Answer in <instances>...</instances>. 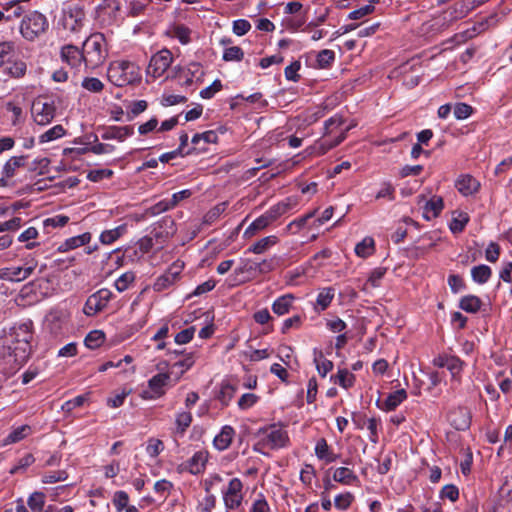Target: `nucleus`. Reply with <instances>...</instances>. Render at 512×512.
I'll use <instances>...</instances> for the list:
<instances>
[{
	"label": "nucleus",
	"mask_w": 512,
	"mask_h": 512,
	"mask_svg": "<svg viewBox=\"0 0 512 512\" xmlns=\"http://www.w3.org/2000/svg\"><path fill=\"white\" fill-rule=\"evenodd\" d=\"M31 112L35 123L45 126L50 124L54 119L56 106L54 101L37 99L32 104Z\"/></svg>",
	"instance_id": "obj_8"
},
{
	"label": "nucleus",
	"mask_w": 512,
	"mask_h": 512,
	"mask_svg": "<svg viewBox=\"0 0 512 512\" xmlns=\"http://www.w3.org/2000/svg\"><path fill=\"white\" fill-rule=\"evenodd\" d=\"M242 482L238 478H233L229 481L228 487L223 491V500L227 510H233L241 505L242 496Z\"/></svg>",
	"instance_id": "obj_10"
},
{
	"label": "nucleus",
	"mask_w": 512,
	"mask_h": 512,
	"mask_svg": "<svg viewBox=\"0 0 512 512\" xmlns=\"http://www.w3.org/2000/svg\"><path fill=\"white\" fill-rule=\"evenodd\" d=\"M82 87L90 92L99 93L103 90L104 84L98 78L87 77L83 79Z\"/></svg>",
	"instance_id": "obj_54"
},
{
	"label": "nucleus",
	"mask_w": 512,
	"mask_h": 512,
	"mask_svg": "<svg viewBox=\"0 0 512 512\" xmlns=\"http://www.w3.org/2000/svg\"><path fill=\"white\" fill-rule=\"evenodd\" d=\"M112 297V292L109 289H100L91 296L88 297L85 306L84 313L88 316H92L101 310H103Z\"/></svg>",
	"instance_id": "obj_9"
},
{
	"label": "nucleus",
	"mask_w": 512,
	"mask_h": 512,
	"mask_svg": "<svg viewBox=\"0 0 512 512\" xmlns=\"http://www.w3.org/2000/svg\"><path fill=\"white\" fill-rule=\"evenodd\" d=\"M374 252V240L371 237H365L355 246V253L361 258H367Z\"/></svg>",
	"instance_id": "obj_42"
},
{
	"label": "nucleus",
	"mask_w": 512,
	"mask_h": 512,
	"mask_svg": "<svg viewBox=\"0 0 512 512\" xmlns=\"http://www.w3.org/2000/svg\"><path fill=\"white\" fill-rule=\"evenodd\" d=\"M37 261L34 258L27 259L23 265L5 267L0 270V278L20 282L27 279L35 270Z\"/></svg>",
	"instance_id": "obj_7"
},
{
	"label": "nucleus",
	"mask_w": 512,
	"mask_h": 512,
	"mask_svg": "<svg viewBox=\"0 0 512 512\" xmlns=\"http://www.w3.org/2000/svg\"><path fill=\"white\" fill-rule=\"evenodd\" d=\"M27 504L33 512H39L45 506V494L42 492H34L28 498Z\"/></svg>",
	"instance_id": "obj_48"
},
{
	"label": "nucleus",
	"mask_w": 512,
	"mask_h": 512,
	"mask_svg": "<svg viewBox=\"0 0 512 512\" xmlns=\"http://www.w3.org/2000/svg\"><path fill=\"white\" fill-rule=\"evenodd\" d=\"M375 199H386L388 201H393L395 199V187L389 181H384L380 185V189L375 195Z\"/></svg>",
	"instance_id": "obj_44"
},
{
	"label": "nucleus",
	"mask_w": 512,
	"mask_h": 512,
	"mask_svg": "<svg viewBox=\"0 0 512 512\" xmlns=\"http://www.w3.org/2000/svg\"><path fill=\"white\" fill-rule=\"evenodd\" d=\"M27 156H13L3 166L2 173L6 178H12L16 174V170L24 167Z\"/></svg>",
	"instance_id": "obj_22"
},
{
	"label": "nucleus",
	"mask_w": 512,
	"mask_h": 512,
	"mask_svg": "<svg viewBox=\"0 0 512 512\" xmlns=\"http://www.w3.org/2000/svg\"><path fill=\"white\" fill-rule=\"evenodd\" d=\"M257 435L259 437L257 445L263 448L279 449L285 447L289 442L287 432L277 425L261 428Z\"/></svg>",
	"instance_id": "obj_5"
},
{
	"label": "nucleus",
	"mask_w": 512,
	"mask_h": 512,
	"mask_svg": "<svg viewBox=\"0 0 512 512\" xmlns=\"http://www.w3.org/2000/svg\"><path fill=\"white\" fill-rule=\"evenodd\" d=\"M440 497L442 499H449L452 502H455L459 497V490L453 484L445 485L440 492Z\"/></svg>",
	"instance_id": "obj_61"
},
{
	"label": "nucleus",
	"mask_w": 512,
	"mask_h": 512,
	"mask_svg": "<svg viewBox=\"0 0 512 512\" xmlns=\"http://www.w3.org/2000/svg\"><path fill=\"white\" fill-rule=\"evenodd\" d=\"M277 243V237L276 236H267L256 243H254L252 246L248 248V252H252L255 254H262L265 251H267L270 247L275 245Z\"/></svg>",
	"instance_id": "obj_38"
},
{
	"label": "nucleus",
	"mask_w": 512,
	"mask_h": 512,
	"mask_svg": "<svg viewBox=\"0 0 512 512\" xmlns=\"http://www.w3.org/2000/svg\"><path fill=\"white\" fill-rule=\"evenodd\" d=\"M165 34L171 38H176L181 44L190 42V30L183 25H172L167 28Z\"/></svg>",
	"instance_id": "obj_26"
},
{
	"label": "nucleus",
	"mask_w": 512,
	"mask_h": 512,
	"mask_svg": "<svg viewBox=\"0 0 512 512\" xmlns=\"http://www.w3.org/2000/svg\"><path fill=\"white\" fill-rule=\"evenodd\" d=\"M90 240H91L90 233H83L81 235L74 236V237L67 239L59 247V250L64 252V251H68L70 249H75V248H78L80 246H83V245L89 243Z\"/></svg>",
	"instance_id": "obj_33"
},
{
	"label": "nucleus",
	"mask_w": 512,
	"mask_h": 512,
	"mask_svg": "<svg viewBox=\"0 0 512 512\" xmlns=\"http://www.w3.org/2000/svg\"><path fill=\"white\" fill-rule=\"evenodd\" d=\"M444 365L451 372L452 376L455 377L462 371L464 362L459 357L450 355L445 359Z\"/></svg>",
	"instance_id": "obj_50"
},
{
	"label": "nucleus",
	"mask_w": 512,
	"mask_h": 512,
	"mask_svg": "<svg viewBox=\"0 0 512 512\" xmlns=\"http://www.w3.org/2000/svg\"><path fill=\"white\" fill-rule=\"evenodd\" d=\"M259 397L253 393H245L238 400V407L241 410H247L251 408L257 401Z\"/></svg>",
	"instance_id": "obj_60"
},
{
	"label": "nucleus",
	"mask_w": 512,
	"mask_h": 512,
	"mask_svg": "<svg viewBox=\"0 0 512 512\" xmlns=\"http://www.w3.org/2000/svg\"><path fill=\"white\" fill-rule=\"evenodd\" d=\"M330 380L344 389H349L354 385L355 375L347 369H339L335 375L330 377Z\"/></svg>",
	"instance_id": "obj_24"
},
{
	"label": "nucleus",
	"mask_w": 512,
	"mask_h": 512,
	"mask_svg": "<svg viewBox=\"0 0 512 512\" xmlns=\"http://www.w3.org/2000/svg\"><path fill=\"white\" fill-rule=\"evenodd\" d=\"M159 67H160V52H156L151 57L148 67L146 69L147 78H152L153 80H156L158 78V76L160 75L158 73Z\"/></svg>",
	"instance_id": "obj_52"
},
{
	"label": "nucleus",
	"mask_w": 512,
	"mask_h": 512,
	"mask_svg": "<svg viewBox=\"0 0 512 512\" xmlns=\"http://www.w3.org/2000/svg\"><path fill=\"white\" fill-rule=\"evenodd\" d=\"M456 188L463 196H470L478 192L480 183L471 175H461L456 181Z\"/></svg>",
	"instance_id": "obj_16"
},
{
	"label": "nucleus",
	"mask_w": 512,
	"mask_h": 512,
	"mask_svg": "<svg viewBox=\"0 0 512 512\" xmlns=\"http://www.w3.org/2000/svg\"><path fill=\"white\" fill-rule=\"evenodd\" d=\"M315 454L319 459L325 460L327 463L334 462L337 459V455L330 451L327 441L324 438L317 441Z\"/></svg>",
	"instance_id": "obj_31"
},
{
	"label": "nucleus",
	"mask_w": 512,
	"mask_h": 512,
	"mask_svg": "<svg viewBox=\"0 0 512 512\" xmlns=\"http://www.w3.org/2000/svg\"><path fill=\"white\" fill-rule=\"evenodd\" d=\"M134 129L132 126L110 127L103 135V139H117L123 141L126 137L132 135Z\"/></svg>",
	"instance_id": "obj_29"
},
{
	"label": "nucleus",
	"mask_w": 512,
	"mask_h": 512,
	"mask_svg": "<svg viewBox=\"0 0 512 512\" xmlns=\"http://www.w3.org/2000/svg\"><path fill=\"white\" fill-rule=\"evenodd\" d=\"M482 306V301L478 296L466 295L460 299L459 307L467 313H477Z\"/></svg>",
	"instance_id": "obj_30"
},
{
	"label": "nucleus",
	"mask_w": 512,
	"mask_h": 512,
	"mask_svg": "<svg viewBox=\"0 0 512 512\" xmlns=\"http://www.w3.org/2000/svg\"><path fill=\"white\" fill-rule=\"evenodd\" d=\"M313 362L321 377H326V375L333 369L334 366L333 362L326 359L323 352L317 348L313 349Z\"/></svg>",
	"instance_id": "obj_19"
},
{
	"label": "nucleus",
	"mask_w": 512,
	"mask_h": 512,
	"mask_svg": "<svg viewBox=\"0 0 512 512\" xmlns=\"http://www.w3.org/2000/svg\"><path fill=\"white\" fill-rule=\"evenodd\" d=\"M32 432V429L29 425H22L14 430H12L3 440V445H9L13 443H17L24 438H26L28 435H30Z\"/></svg>",
	"instance_id": "obj_27"
},
{
	"label": "nucleus",
	"mask_w": 512,
	"mask_h": 512,
	"mask_svg": "<svg viewBox=\"0 0 512 512\" xmlns=\"http://www.w3.org/2000/svg\"><path fill=\"white\" fill-rule=\"evenodd\" d=\"M235 392L236 389L233 385L229 383H222L217 398L224 406H227L234 397Z\"/></svg>",
	"instance_id": "obj_46"
},
{
	"label": "nucleus",
	"mask_w": 512,
	"mask_h": 512,
	"mask_svg": "<svg viewBox=\"0 0 512 512\" xmlns=\"http://www.w3.org/2000/svg\"><path fill=\"white\" fill-rule=\"evenodd\" d=\"M108 80L117 87L134 84L141 79L139 67L130 61H114L107 71Z\"/></svg>",
	"instance_id": "obj_3"
},
{
	"label": "nucleus",
	"mask_w": 512,
	"mask_h": 512,
	"mask_svg": "<svg viewBox=\"0 0 512 512\" xmlns=\"http://www.w3.org/2000/svg\"><path fill=\"white\" fill-rule=\"evenodd\" d=\"M444 208L443 199L438 196L432 197L424 206L423 217L431 220L439 216Z\"/></svg>",
	"instance_id": "obj_20"
},
{
	"label": "nucleus",
	"mask_w": 512,
	"mask_h": 512,
	"mask_svg": "<svg viewBox=\"0 0 512 512\" xmlns=\"http://www.w3.org/2000/svg\"><path fill=\"white\" fill-rule=\"evenodd\" d=\"M65 134V129L62 125H55L39 137L40 143H47L62 137Z\"/></svg>",
	"instance_id": "obj_47"
},
{
	"label": "nucleus",
	"mask_w": 512,
	"mask_h": 512,
	"mask_svg": "<svg viewBox=\"0 0 512 512\" xmlns=\"http://www.w3.org/2000/svg\"><path fill=\"white\" fill-rule=\"evenodd\" d=\"M315 214H316V210L309 212L306 215L293 220L292 222H290L287 225V230L293 234H296L306 225V223L309 219H311L312 217L315 216Z\"/></svg>",
	"instance_id": "obj_49"
},
{
	"label": "nucleus",
	"mask_w": 512,
	"mask_h": 512,
	"mask_svg": "<svg viewBox=\"0 0 512 512\" xmlns=\"http://www.w3.org/2000/svg\"><path fill=\"white\" fill-rule=\"evenodd\" d=\"M184 268V263L181 261H175L166 271L164 275H162V289L169 287L174 282H176L180 274Z\"/></svg>",
	"instance_id": "obj_21"
},
{
	"label": "nucleus",
	"mask_w": 512,
	"mask_h": 512,
	"mask_svg": "<svg viewBox=\"0 0 512 512\" xmlns=\"http://www.w3.org/2000/svg\"><path fill=\"white\" fill-rule=\"evenodd\" d=\"M244 57V52L239 46H232L226 48L223 53L224 61H241Z\"/></svg>",
	"instance_id": "obj_55"
},
{
	"label": "nucleus",
	"mask_w": 512,
	"mask_h": 512,
	"mask_svg": "<svg viewBox=\"0 0 512 512\" xmlns=\"http://www.w3.org/2000/svg\"><path fill=\"white\" fill-rule=\"evenodd\" d=\"M301 64L299 61L292 62L285 68L284 74L287 80L297 82L300 78L298 71L300 70Z\"/></svg>",
	"instance_id": "obj_63"
},
{
	"label": "nucleus",
	"mask_w": 512,
	"mask_h": 512,
	"mask_svg": "<svg viewBox=\"0 0 512 512\" xmlns=\"http://www.w3.org/2000/svg\"><path fill=\"white\" fill-rule=\"evenodd\" d=\"M216 505V497L210 492L198 503V512H212Z\"/></svg>",
	"instance_id": "obj_56"
},
{
	"label": "nucleus",
	"mask_w": 512,
	"mask_h": 512,
	"mask_svg": "<svg viewBox=\"0 0 512 512\" xmlns=\"http://www.w3.org/2000/svg\"><path fill=\"white\" fill-rule=\"evenodd\" d=\"M60 58L71 68H80L83 64L82 49L74 45H65L60 50Z\"/></svg>",
	"instance_id": "obj_13"
},
{
	"label": "nucleus",
	"mask_w": 512,
	"mask_h": 512,
	"mask_svg": "<svg viewBox=\"0 0 512 512\" xmlns=\"http://www.w3.org/2000/svg\"><path fill=\"white\" fill-rule=\"evenodd\" d=\"M27 72V64L23 60L16 59L13 61H8L7 66L5 68V73L12 78H22L25 76Z\"/></svg>",
	"instance_id": "obj_25"
},
{
	"label": "nucleus",
	"mask_w": 512,
	"mask_h": 512,
	"mask_svg": "<svg viewBox=\"0 0 512 512\" xmlns=\"http://www.w3.org/2000/svg\"><path fill=\"white\" fill-rule=\"evenodd\" d=\"M222 89V83L219 79L213 81V83L200 91V96L203 99H211L217 92Z\"/></svg>",
	"instance_id": "obj_62"
},
{
	"label": "nucleus",
	"mask_w": 512,
	"mask_h": 512,
	"mask_svg": "<svg viewBox=\"0 0 512 512\" xmlns=\"http://www.w3.org/2000/svg\"><path fill=\"white\" fill-rule=\"evenodd\" d=\"M486 27H487L486 22H479V23L473 25L471 28L465 30L464 32L457 34L456 38L461 41H466L468 39H472L476 35L485 31Z\"/></svg>",
	"instance_id": "obj_45"
},
{
	"label": "nucleus",
	"mask_w": 512,
	"mask_h": 512,
	"mask_svg": "<svg viewBox=\"0 0 512 512\" xmlns=\"http://www.w3.org/2000/svg\"><path fill=\"white\" fill-rule=\"evenodd\" d=\"M84 22L85 12L81 6L72 5L65 11L63 17V25L65 29L76 33L83 27Z\"/></svg>",
	"instance_id": "obj_11"
},
{
	"label": "nucleus",
	"mask_w": 512,
	"mask_h": 512,
	"mask_svg": "<svg viewBox=\"0 0 512 512\" xmlns=\"http://www.w3.org/2000/svg\"><path fill=\"white\" fill-rule=\"evenodd\" d=\"M32 335L28 326L23 324L11 334L9 343L3 346L0 353V369L6 374L15 373L29 358Z\"/></svg>",
	"instance_id": "obj_1"
},
{
	"label": "nucleus",
	"mask_w": 512,
	"mask_h": 512,
	"mask_svg": "<svg viewBox=\"0 0 512 512\" xmlns=\"http://www.w3.org/2000/svg\"><path fill=\"white\" fill-rule=\"evenodd\" d=\"M291 207V201L290 199H287L286 201L279 202L270 207L265 212V214L268 217V220H270V222L272 223L273 221L277 220L280 216L285 214Z\"/></svg>",
	"instance_id": "obj_34"
},
{
	"label": "nucleus",
	"mask_w": 512,
	"mask_h": 512,
	"mask_svg": "<svg viewBox=\"0 0 512 512\" xmlns=\"http://www.w3.org/2000/svg\"><path fill=\"white\" fill-rule=\"evenodd\" d=\"M269 224H271L270 220L266 214H262L258 218H256L245 230L244 235L251 237L255 235L258 231L265 229Z\"/></svg>",
	"instance_id": "obj_40"
},
{
	"label": "nucleus",
	"mask_w": 512,
	"mask_h": 512,
	"mask_svg": "<svg viewBox=\"0 0 512 512\" xmlns=\"http://www.w3.org/2000/svg\"><path fill=\"white\" fill-rule=\"evenodd\" d=\"M468 222L469 216L467 213L456 211L453 213V218L450 222L449 228L454 234L461 233Z\"/></svg>",
	"instance_id": "obj_35"
},
{
	"label": "nucleus",
	"mask_w": 512,
	"mask_h": 512,
	"mask_svg": "<svg viewBox=\"0 0 512 512\" xmlns=\"http://www.w3.org/2000/svg\"><path fill=\"white\" fill-rule=\"evenodd\" d=\"M105 342V334L101 330H93L87 334L84 344L89 349H97Z\"/></svg>",
	"instance_id": "obj_39"
},
{
	"label": "nucleus",
	"mask_w": 512,
	"mask_h": 512,
	"mask_svg": "<svg viewBox=\"0 0 512 512\" xmlns=\"http://www.w3.org/2000/svg\"><path fill=\"white\" fill-rule=\"evenodd\" d=\"M474 8L475 5H471L469 3H466L465 1L456 2L445 11V19H447L449 22L463 19Z\"/></svg>",
	"instance_id": "obj_14"
},
{
	"label": "nucleus",
	"mask_w": 512,
	"mask_h": 512,
	"mask_svg": "<svg viewBox=\"0 0 512 512\" xmlns=\"http://www.w3.org/2000/svg\"><path fill=\"white\" fill-rule=\"evenodd\" d=\"M354 497L350 492L339 494L334 499V505L339 510H346L352 503Z\"/></svg>",
	"instance_id": "obj_57"
},
{
	"label": "nucleus",
	"mask_w": 512,
	"mask_h": 512,
	"mask_svg": "<svg viewBox=\"0 0 512 512\" xmlns=\"http://www.w3.org/2000/svg\"><path fill=\"white\" fill-rule=\"evenodd\" d=\"M492 276V269L485 264L474 266L471 269L472 280L477 284H485Z\"/></svg>",
	"instance_id": "obj_28"
},
{
	"label": "nucleus",
	"mask_w": 512,
	"mask_h": 512,
	"mask_svg": "<svg viewBox=\"0 0 512 512\" xmlns=\"http://www.w3.org/2000/svg\"><path fill=\"white\" fill-rule=\"evenodd\" d=\"M499 278L511 285L510 295L512 296V262L503 263V267L499 272Z\"/></svg>",
	"instance_id": "obj_64"
},
{
	"label": "nucleus",
	"mask_w": 512,
	"mask_h": 512,
	"mask_svg": "<svg viewBox=\"0 0 512 512\" xmlns=\"http://www.w3.org/2000/svg\"><path fill=\"white\" fill-rule=\"evenodd\" d=\"M317 64L320 68L329 67L335 60V53L332 50L324 49L317 54Z\"/></svg>",
	"instance_id": "obj_53"
},
{
	"label": "nucleus",
	"mask_w": 512,
	"mask_h": 512,
	"mask_svg": "<svg viewBox=\"0 0 512 512\" xmlns=\"http://www.w3.org/2000/svg\"><path fill=\"white\" fill-rule=\"evenodd\" d=\"M191 195L192 192L189 189L174 193L170 200H162V211L175 207L180 201L189 198Z\"/></svg>",
	"instance_id": "obj_43"
},
{
	"label": "nucleus",
	"mask_w": 512,
	"mask_h": 512,
	"mask_svg": "<svg viewBox=\"0 0 512 512\" xmlns=\"http://www.w3.org/2000/svg\"><path fill=\"white\" fill-rule=\"evenodd\" d=\"M126 225H120L110 230H105L100 235V241L103 244H112L126 232Z\"/></svg>",
	"instance_id": "obj_37"
},
{
	"label": "nucleus",
	"mask_w": 512,
	"mask_h": 512,
	"mask_svg": "<svg viewBox=\"0 0 512 512\" xmlns=\"http://www.w3.org/2000/svg\"><path fill=\"white\" fill-rule=\"evenodd\" d=\"M333 479L344 485H351L358 481L355 473L347 467H339L334 471Z\"/></svg>",
	"instance_id": "obj_32"
},
{
	"label": "nucleus",
	"mask_w": 512,
	"mask_h": 512,
	"mask_svg": "<svg viewBox=\"0 0 512 512\" xmlns=\"http://www.w3.org/2000/svg\"><path fill=\"white\" fill-rule=\"evenodd\" d=\"M294 296L292 294H286L278 297L272 304V310L278 316L287 314L292 307Z\"/></svg>",
	"instance_id": "obj_23"
},
{
	"label": "nucleus",
	"mask_w": 512,
	"mask_h": 512,
	"mask_svg": "<svg viewBox=\"0 0 512 512\" xmlns=\"http://www.w3.org/2000/svg\"><path fill=\"white\" fill-rule=\"evenodd\" d=\"M472 107L466 103H457L454 107V116L458 120L468 118L472 114Z\"/></svg>",
	"instance_id": "obj_59"
},
{
	"label": "nucleus",
	"mask_w": 512,
	"mask_h": 512,
	"mask_svg": "<svg viewBox=\"0 0 512 512\" xmlns=\"http://www.w3.org/2000/svg\"><path fill=\"white\" fill-rule=\"evenodd\" d=\"M83 64L86 69H96L107 57L106 40L103 34H91L82 45Z\"/></svg>",
	"instance_id": "obj_2"
},
{
	"label": "nucleus",
	"mask_w": 512,
	"mask_h": 512,
	"mask_svg": "<svg viewBox=\"0 0 512 512\" xmlns=\"http://www.w3.org/2000/svg\"><path fill=\"white\" fill-rule=\"evenodd\" d=\"M208 460V453L200 450L193 454V456L187 460L185 468L194 475L200 474L204 471Z\"/></svg>",
	"instance_id": "obj_17"
},
{
	"label": "nucleus",
	"mask_w": 512,
	"mask_h": 512,
	"mask_svg": "<svg viewBox=\"0 0 512 512\" xmlns=\"http://www.w3.org/2000/svg\"><path fill=\"white\" fill-rule=\"evenodd\" d=\"M35 461V458L32 454H25L22 458H20L16 465H14L10 469V474H17L20 472H24L30 465H32Z\"/></svg>",
	"instance_id": "obj_51"
},
{
	"label": "nucleus",
	"mask_w": 512,
	"mask_h": 512,
	"mask_svg": "<svg viewBox=\"0 0 512 512\" xmlns=\"http://www.w3.org/2000/svg\"><path fill=\"white\" fill-rule=\"evenodd\" d=\"M120 3L117 0H103L96 8L95 12L98 18L108 23L114 21L119 14Z\"/></svg>",
	"instance_id": "obj_12"
},
{
	"label": "nucleus",
	"mask_w": 512,
	"mask_h": 512,
	"mask_svg": "<svg viewBox=\"0 0 512 512\" xmlns=\"http://www.w3.org/2000/svg\"><path fill=\"white\" fill-rule=\"evenodd\" d=\"M134 279L135 277L132 272H126L115 281V288L119 292H123L129 287V285L134 281Z\"/></svg>",
	"instance_id": "obj_58"
},
{
	"label": "nucleus",
	"mask_w": 512,
	"mask_h": 512,
	"mask_svg": "<svg viewBox=\"0 0 512 512\" xmlns=\"http://www.w3.org/2000/svg\"><path fill=\"white\" fill-rule=\"evenodd\" d=\"M143 399H156L160 397V373L154 375L149 380L148 389H145L141 393Z\"/></svg>",
	"instance_id": "obj_36"
},
{
	"label": "nucleus",
	"mask_w": 512,
	"mask_h": 512,
	"mask_svg": "<svg viewBox=\"0 0 512 512\" xmlns=\"http://www.w3.org/2000/svg\"><path fill=\"white\" fill-rule=\"evenodd\" d=\"M406 399V390L398 389L395 392L390 393L383 402L377 401V405L381 410L389 412L395 410Z\"/></svg>",
	"instance_id": "obj_15"
},
{
	"label": "nucleus",
	"mask_w": 512,
	"mask_h": 512,
	"mask_svg": "<svg viewBox=\"0 0 512 512\" xmlns=\"http://www.w3.org/2000/svg\"><path fill=\"white\" fill-rule=\"evenodd\" d=\"M335 296V290L332 287H326L320 290L317 295L316 303L320 307L321 311H324L329 307Z\"/></svg>",
	"instance_id": "obj_41"
},
{
	"label": "nucleus",
	"mask_w": 512,
	"mask_h": 512,
	"mask_svg": "<svg viewBox=\"0 0 512 512\" xmlns=\"http://www.w3.org/2000/svg\"><path fill=\"white\" fill-rule=\"evenodd\" d=\"M48 27L49 22L44 14L39 11H31L22 18L20 33L25 40L33 42L45 34Z\"/></svg>",
	"instance_id": "obj_4"
},
{
	"label": "nucleus",
	"mask_w": 512,
	"mask_h": 512,
	"mask_svg": "<svg viewBox=\"0 0 512 512\" xmlns=\"http://www.w3.org/2000/svg\"><path fill=\"white\" fill-rule=\"evenodd\" d=\"M194 362L193 354L189 353L170 364L167 372L162 373V387L177 383L183 374L193 366Z\"/></svg>",
	"instance_id": "obj_6"
},
{
	"label": "nucleus",
	"mask_w": 512,
	"mask_h": 512,
	"mask_svg": "<svg viewBox=\"0 0 512 512\" xmlns=\"http://www.w3.org/2000/svg\"><path fill=\"white\" fill-rule=\"evenodd\" d=\"M235 436V430L230 425L222 427L221 431L214 437V447L219 451L226 450Z\"/></svg>",
	"instance_id": "obj_18"
}]
</instances>
